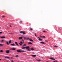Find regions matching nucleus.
Returning <instances> with one entry per match:
<instances>
[{"instance_id":"f257e3e1","label":"nucleus","mask_w":62,"mask_h":62,"mask_svg":"<svg viewBox=\"0 0 62 62\" xmlns=\"http://www.w3.org/2000/svg\"><path fill=\"white\" fill-rule=\"evenodd\" d=\"M17 52H20V53H21V52H24V51H23V50H22V51H21L20 50H16Z\"/></svg>"},{"instance_id":"f03ea898","label":"nucleus","mask_w":62,"mask_h":62,"mask_svg":"<svg viewBox=\"0 0 62 62\" xmlns=\"http://www.w3.org/2000/svg\"><path fill=\"white\" fill-rule=\"evenodd\" d=\"M19 44L21 45V46H22V41H21L20 42V43H19Z\"/></svg>"},{"instance_id":"7ed1b4c3","label":"nucleus","mask_w":62,"mask_h":62,"mask_svg":"<svg viewBox=\"0 0 62 62\" xmlns=\"http://www.w3.org/2000/svg\"><path fill=\"white\" fill-rule=\"evenodd\" d=\"M31 56H32V57H36L37 56V55H32Z\"/></svg>"},{"instance_id":"20e7f679","label":"nucleus","mask_w":62,"mask_h":62,"mask_svg":"<svg viewBox=\"0 0 62 62\" xmlns=\"http://www.w3.org/2000/svg\"><path fill=\"white\" fill-rule=\"evenodd\" d=\"M15 44L17 46H19V45L18 44V43L16 42H15Z\"/></svg>"},{"instance_id":"39448f33","label":"nucleus","mask_w":62,"mask_h":62,"mask_svg":"<svg viewBox=\"0 0 62 62\" xmlns=\"http://www.w3.org/2000/svg\"><path fill=\"white\" fill-rule=\"evenodd\" d=\"M30 48V47L29 46H26V49H29Z\"/></svg>"},{"instance_id":"423d86ee","label":"nucleus","mask_w":62,"mask_h":62,"mask_svg":"<svg viewBox=\"0 0 62 62\" xmlns=\"http://www.w3.org/2000/svg\"><path fill=\"white\" fill-rule=\"evenodd\" d=\"M38 38H39V40H41V41L43 40V39H40V38L39 37H38Z\"/></svg>"},{"instance_id":"0eeeda50","label":"nucleus","mask_w":62,"mask_h":62,"mask_svg":"<svg viewBox=\"0 0 62 62\" xmlns=\"http://www.w3.org/2000/svg\"><path fill=\"white\" fill-rule=\"evenodd\" d=\"M9 51H10L9 50H7L6 51V53H9Z\"/></svg>"},{"instance_id":"6e6552de","label":"nucleus","mask_w":62,"mask_h":62,"mask_svg":"<svg viewBox=\"0 0 62 62\" xmlns=\"http://www.w3.org/2000/svg\"><path fill=\"white\" fill-rule=\"evenodd\" d=\"M11 45L12 46H16V45L14 44H11Z\"/></svg>"},{"instance_id":"1a4fd4ad","label":"nucleus","mask_w":62,"mask_h":62,"mask_svg":"<svg viewBox=\"0 0 62 62\" xmlns=\"http://www.w3.org/2000/svg\"><path fill=\"white\" fill-rule=\"evenodd\" d=\"M40 36L41 38H45V37L44 36H43V37L41 36Z\"/></svg>"},{"instance_id":"9d476101","label":"nucleus","mask_w":62,"mask_h":62,"mask_svg":"<svg viewBox=\"0 0 62 62\" xmlns=\"http://www.w3.org/2000/svg\"><path fill=\"white\" fill-rule=\"evenodd\" d=\"M23 38L24 39H27V37H23Z\"/></svg>"},{"instance_id":"9b49d317","label":"nucleus","mask_w":62,"mask_h":62,"mask_svg":"<svg viewBox=\"0 0 62 62\" xmlns=\"http://www.w3.org/2000/svg\"><path fill=\"white\" fill-rule=\"evenodd\" d=\"M29 39L31 41H32V42H34V41H33V40L32 39Z\"/></svg>"},{"instance_id":"f8f14e48","label":"nucleus","mask_w":62,"mask_h":62,"mask_svg":"<svg viewBox=\"0 0 62 62\" xmlns=\"http://www.w3.org/2000/svg\"><path fill=\"white\" fill-rule=\"evenodd\" d=\"M16 50V48H13L11 50H13V51H14V50Z\"/></svg>"},{"instance_id":"ddd939ff","label":"nucleus","mask_w":62,"mask_h":62,"mask_svg":"<svg viewBox=\"0 0 62 62\" xmlns=\"http://www.w3.org/2000/svg\"><path fill=\"white\" fill-rule=\"evenodd\" d=\"M28 44H32V43L31 42H29L28 43Z\"/></svg>"},{"instance_id":"4468645a","label":"nucleus","mask_w":62,"mask_h":62,"mask_svg":"<svg viewBox=\"0 0 62 62\" xmlns=\"http://www.w3.org/2000/svg\"><path fill=\"white\" fill-rule=\"evenodd\" d=\"M6 43L7 44V45H9V43H8V42L7 41H6Z\"/></svg>"},{"instance_id":"2eb2a0df","label":"nucleus","mask_w":62,"mask_h":62,"mask_svg":"<svg viewBox=\"0 0 62 62\" xmlns=\"http://www.w3.org/2000/svg\"><path fill=\"white\" fill-rule=\"evenodd\" d=\"M11 42V40H10L8 41V43H10Z\"/></svg>"},{"instance_id":"dca6fc26","label":"nucleus","mask_w":62,"mask_h":62,"mask_svg":"<svg viewBox=\"0 0 62 62\" xmlns=\"http://www.w3.org/2000/svg\"><path fill=\"white\" fill-rule=\"evenodd\" d=\"M40 43H42V44H45V43L43 42H41Z\"/></svg>"},{"instance_id":"f3484780","label":"nucleus","mask_w":62,"mask_h":62,"mask_svg":"<svg viewBox=\"0 0 62 62\" xmlns=\"http://www.w3.org/2000/svg\"><path fill=\"white\" fill-rule=\"evenodd\" d=\"M19 39H22V37H20L19 38Z\"/></svg>"},{"instance_id":"a211bd4d","label":"nucleus","mask_w":62,"mask_h":62,"mask_svg":"<svg viewBox=\"0 0 62 62\" xmlns=\"http://www.w3.org/2000/svg\"><path fill=\"white\" fill-rule=\"evenodd\" d=\"M50 59L51 60H55V59L53 58H50Z\"/></svg>"},{"instance_id":"6ab92c4d","label":"nucleus","mask_w":62,"mask_h":62,"mask_svg":"<svg viewBox=\"0 0 62 62\" xmlns=\"http://www.w3.org/2000/svg\"><path fill=\"white\" fill-rule=\"evenodd\" d=\"M26 50H27V51H31L30 49H26Z\"/></svg>"},{"instance_id":"aec40b11","label":"nucleus","mask_w":62,"mask_h":62,"mask_svg":"<svg viewBox=\"0 0 62 62\" xmlns=\"http://www.w3.org/2000/svg\"><path fill=\"white\" fill-rule=\"evenodd\" d=\"M29 39V38H28V37L27 38V39L26 40H28V39Z\"/></svg>"},{"instance_id":"412c9836","label":"nucleus","mask_w":62,"mask_h":62,"mask_svg":"<svg viewBox=\"0 0 62 62\" xmlns=\"http://www.w3.org/2000/svg\"><path fill=\"white\" fill-rule=\"evenodd\" d=\"M26 48V47H23L22 48V49H25Z\"/></svg>"},{"instance_id":"4be33fe9","label":"nucleus","mask_w":62,"mask_h":62,"mask_svg":"<svg viewBox=\"0 0 62 62\" xmlns=\"http://www.w3.org/2000/svg\"><path fill=\"white\" fill-rule=\"evenodd\" d=\"M3 52V50H1L0 51V53H2V52Z\"/></svg>"},{"instance_id":"5701e85b","label":"nucleus","mask_w":62,"mask_h":62,"mask_svg":"<svg viewBox=\"0 0 62 62\" xmlns=\"http://www.w3.org/2000/svg\"><path fill=\"white\" fill-rule=\"evenodd\" d=\"M23 35H25V33L24 32H23V33H22Z\"/></svg>"},{"instance_id":"b1692460","label":"nucleus","mask_w":62,"mask_h":62,"mask_svg":"<svg viewBox=\"0 0 62 62\" xmlns=\"http://www.w3.org/2000/svg\"><path fill=\"white\" fill-rule=\"evenodd\" d=\"M31 50H34V49H33V48H32L31 49Z\"/></svg>"},{"instance_id":"393cba45","label":"nucleus","mask_w":62,"mask_h":62,"mask_svg":"<svg viewBox=\"0 0 62 62\" xmlns=\"http://www.w3.org/2000/svg\"><path fill=\"white\" fill-rule=\"evenodd\" d=\"M0 46H3V45L2 44H0Z\"/></svg>"},{"instance_id":"a878e982","label":"nucleus","mask_w":62,"mask_h":62,"mask_svg":"<svg viewBox=\"0 0 62 62\" xmlns=\"http://www.w3.org/2000/svg\"><path fill=\"white\" fill-rule=\"evenodd\" d=\"M2 18H4V17H5V16H2Z\"/></svg>"},{"instance_id":"bb28decb","label":"nucleus","mask_w":62,"mask_h":62,"mask_svg":"<svg viewBox=\"0 0 62 62\" xmlns=\"http://www.w3.org/2000/svg\"><path fill=\"white\" fill-rule=\"evenodd\" d=\"M37 61H41V60H37Z\"/></svg>"},{"instance_id":"cd10ccee","label":"nucleus","mask_w":62,"mask_h":62,"mask_svg":"<svg viewBox=\"0 0 62 62\" xmlns=\"http://www.w3.org/2000/svg\"><path fill=\"white\" fill-rule=\"evenodd\" d=\"M26 45V44H24V45L23 46H25Z\"/></svg>"},{"instance_id":"c85d7f7f","label":"nucleus","mask_w":62,"mask_h":62,"mask_svg":"<svg viewBox=\"0 0 62 62\" xmlns=\"http://www.w3.org/2000/svg\"><path fill=\"white\" fill-rule=\"evenodd\" d=\"M19 55H16L15 56V57H18Z\"/></svg>"},{"instance_id":"c756f323","label":"nucleus","mask_w":62,"mask_h":62,"mask_svg":"<svg viewBox=\"0 0 62 62\" xmlns=\"http://www.w3.org/2000/svg\"><path fill=\"white\" fill-rule=\"evenodd\" d=\"M20 33H23V31H20Z\"/></svg>"},{"instance_id":"7c9ffc66","label":"nucleus","mask_w":62,"mask_h":62,"mask_svg":"<svg viewBox=\"0 0 62 62\" xmlns=\"http://www.w3.org/2000/svg\"><path fill=\"white\" fill-rule=\"evenodd\" d=\"M1 42H3L4 41V40H2L1 41Z\"/></svg>"},{"instance_id":"2f4dec72","label":"nucleus","mask_w":62,"mask_h":62,"mask_svg":"<svg viewBox=\"0 0 62 62\" xmlns=\"http://www.w3.org/2000/svg\"><path fill=\"white\" fill-rule=\"evenodd\" d=\"M3 38V39H5V37L4 36V37H2Z\"/></svg>"},{"instance_id":"473e14b6","label":"nucleus","mask_w":62,"mask_h":62,"mask_svg":"<svg viewBox=\"0 0 62 62\" xmlns=\"http://www.w3.org/2000/svg\"><path fill=\"white\" fill-rule=\"evenodd\" d=\"M11 62H14L13 61V60H12L11 61Z\"/></svg>"},{"instance_id":"72a5a7b5","label":"nucleus","mask_w":62,"mask_h":62,"mask_svg":"<svg viewBox=\"0 0 62 62\" xmlns=\"http://www.w3.org/2000/svg\"><path fill=\"white\" fill-rule=\"evenodd\" d=\"M58 47V46H54V47Z\"/></svg>"},{"instance_id":"f704fd0d","label":"nucleus","mask_w":62,"mask_h":62,"mask_svg":"<svg viewBox=\"0 0 62 62\" xmlns=\"http://www.w3.org/2000/svg\"><path fill=\"white\" fill-rule=\"evenodd\" d=\"M2 34V32H0V34Z\"/></svg>"},{"instance_id":"c9c22d12","label":"nucleus","mask_w":62,"mask_h":62,"mask_svg":"<svg viewBox=\"0 0 62 62\" xmlns=\"http://www.w3.org/2000/svg\"><path fill=\"white\" fill-rule=\"evenodd\" d=\"M30 30H33V29H32V28H31L30 29Z\"/></svg>"},{"instance_id":"e433bc0d","label":"nucleus","mask_w":62,"mask_h":62,"mask_svg":"<svg viewBox=\"0 0 62 62\" xmlns=\"http://www.w3.org/2000/svg\"><path fill=\"white\" fill-rule=\"evenodd\" d=\"M35 36H36V37H37V36H36V33H35Z\"/></svg>"},{"instance_id":"4c0bfd02","label":"nucleus","mask_w":62,"mask_h":62,"mask_svg":"<svg viewBox=\"0 0 62 62\" xmlns=\"http://www.w3.org/2000/svg\"><path fill=\"white\" fill-rule=\"evenodd\" d=\"M20 22H21V23H23V22H22V21H20Z\"/></svg>"},{"instance_id":"58836bf2","label":"nucleus","mask_w":62,"mask_h":62,"mask_svg":"<svg viewBox=\"0 0 62 62\" xmlns=\"http://www.w3.org/2000/svg\"><path fill=\"white\" fill-rule=\"evenodd\" d=\"M7 58H8V59H9V57H7Z\"/></svg>"},{"instance_id":"ea45409f","label":"nucleus","mask_w":62,"mask_h":62,"mask_svg":"<svg viewBox=\"0 0 62 62\" xmlns=\"http://www.w3.org/2000/svg\"><path fill=\"white\" fill-rule=\"evenodd\" d=\"M0 38H1V39H3V37H0Z\"/></svg>"},{"instance_id":"a19ab883","label":"nucleus","mask_w":62,"mask_h":62,"mask_svg":"<svg viewBox=\"0 0 62 62\" xmlns=\"http://www.w3.org/2000/svg\"><path fill=\"white\" fill-rule=\"evenodd\" d=\"M9 26H10V27H11V25H10Z\"/></svg>"},{"instance_id":"79ce46f5","label":"nucleus","mask_w":62,"mask_h":62,"mask_svg":"<svg viewBox=\"0 0 62 62\" xmlns=\"http://www.w3.org/2000/svg\"><path fill=\"white\" fill-rule=\"evenodd\" d=\"M55 62H57V61H55Z\"/></svg>"},{"instance_id":"37998d69","label":"nucleus","mask_w":62,"mask_h":62,"mask_svg":"<svg viewBox=\"0 0 62 62\" xmlns=\"http://www.w3.org/2000/svg\"><path fill=\"white\" fill-rule=\"evenodd\" d=\"M23 41H23H23V40H22Z\"/></svg>"},{"instance_id":"c03bdc74","label":"nucleus","mask_w":62,"mask_h":62,"mask_svg":"<svg viewBox=\"0 0 62 62\" xmlns=\"http://www.w3.org/2000/svg\"><path fill=\"white\" fill-rule=\"evenodd\" d=\"M5 58H7V57H5Z\"/></svg>"},{"instance_id":"a18cd8bd","label":"nucleus","mask_w":62,"mask_h":62,"mask_svg":"<svg viewBox=\"0 0 62 62\" xmlns=\"http://www.w3.org/2000/svg\"><path fill=\"white\" fill-rule=\"evenodd\" d=\"M43 31L44 32H45V31Z\"/></svg>"},{"instance_id":"49530a36","label":"nucleus","mask_w":62,"mask_h":62,"mask_svg":"<svg viewBox=\"0 0 62 62\" xmlns=\"http://www.w3.org/2000/svg\"><path fill=\"white\" fill-rule=\"evenodd\" d=\"M54 62H55V61H53Z\"/></svg>"},{"instance_id":"de8ad7c7","label":"nucleus","mask_w":62,"mask_h":62,"mask_svg":"<svg viewBox=\"0 0 62 62\" xmlns=\"http://www.w3.org/2000/svg\"><path fill=\"white\" fill-rule=\"evenodd\" d=\"M1 59H0V60H1Z\"/></svg>"},{"instance_id":"09e8293b","label":"nucleus","mask_w":62,"mask_h":62,"mask_svg":"<svg viewBox=\"0 0 62 62\" xmlns=\"http://www.w3.org/2000/svg\"><path fill=\"white\" fill-rule=\"evenodd\" d=\"M11 34H13V33H11Z\"/></svg>"},{"instance_id":"8fccbe9b","label":"nucleus","mask_w":62,"mask_h":62,"mask_svg":"<svg viewBox=\"0 0 62 62\" xmlns=\"http://www.w3.org/2000/svg\"><path fill=\"white\" fill-rule=\"evenodd\" d=\"M11 58H12V57H11Z\"/></svg>"},{"instance_id":"3c124183","label":"nucleus","mask_w":62,"mask_h":62,"mask_svg":"<svg viewBox=\"0 0 62 62\" xmlns=\"http://www.w3.org/2000/svg\"><path fill=\"white\" fill-rule=\"evenodd\" d=\"M9 34H10V33H9Z\"/></svg>"},{"instance_id":"603ef678","label":"nucleus","mask_w":62,"mask_h":62,"mask_svg":"<svg viewBox=\"0 0 62 62\" xmlns=\"http://www.w3.org/2000/svg\"><path fill=\"white\" fill-rule=\"evenodd\" d=\"M1 28V27H0V28Z\"/></svg>"}]
</instances>
